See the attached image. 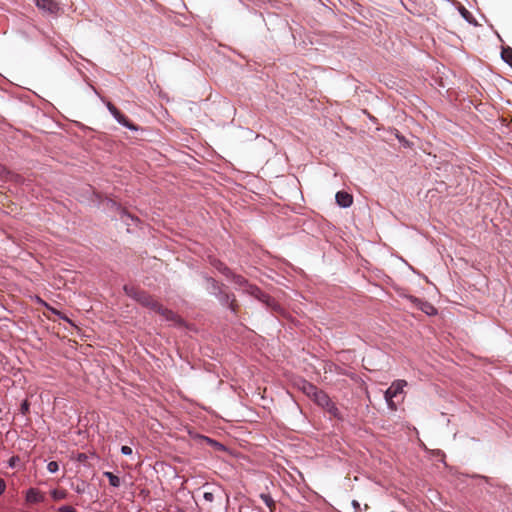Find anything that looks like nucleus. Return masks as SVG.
<instances>
[{"label": "nucleus", "mask_w": 512, "mask_h": 512, "mask_svg": "<svg viewBox=\"0 0 512 512\" xmlns=\"http://www.w3.org/2000/svg\"><path fill=\"white\" fill-rule=\"evenodd\" d=\"M107 206L110 209L117 211V213L120 212V209H123L120 204H118L116 201H114L112 199H107Z\"/></svg>", "instance_id": "24"}, {"label": "nucleus", "mask_w": 512, "mask_h": 512, "mask_svg": "<svg viewBox=\"0 0 512 512\" xmlns=\"http://www.w3.org/2000/svg\"><path fill=\"white\" fill-rule=\"evenodd\" d=\"M385 401H386V404H387V407L392 410V411H396L397 410V405L396 403L393 401V398H384Z\"/></svg>", "instance_id": "27"}, {"label": "nucleus", "mask_w": 512, "mask_h": 512, "mask_svg": "<svg viewBox=\"0 0 512 512\" xmlns=\"http://www.w3.org/2000/svg\"><path fill=\"white\" fill-rule=\"evenodd\" d=\"M121 453L125 456H131L133 451H132V448L127 446V445H123L120 449Z\"/></svg>", "instance_id": "28"}, {"label": "nucleus", "mask_w": 512, "mask_h": 512, "mask_svg": "<svg viewBox=\"0 0 512 512\" xmlns=\"http://www.w3.org/2000/svg\"><path fill=\"white\" fill-rule=\"evenodd\" d=\"M211 265L223 276L226 278L231 275L232 269H230L225 263L221 262L220 260L214 259L211 261Z\"/></svg>", "instance_id": "16"}, {"label": "nucleus", "mask_w": 512, "mask_h": 512, "mask_svg": "<svg viewBox=\"0 0 512 512\" xmlns=\"http://www.w3.org/2000/svg\"><path fill=\"white\" fill-rule=\"evenodd\" d=\"M355 512H357V511H355Z\"/></svg>", "instance_id": "37"}, {"label": "nucleus", "mask_w": 512, "mask_h": 512, "mask_svg": "<svg viewBox=\"0 0 512 512\" xmlns=\"http://www.w3.org/2000/svg\"><path fill=\"white\" fill-rule=\"evenodd\" d=\"M103 476H105L108 481H109V484L114 487V488H118L120 487L121 485V480L118 476H116L114 473L110 472V471H105L103 472Z\"/></svg>", "instance_id": "19"}, {"label": "nucleus", "mask_w": 512, "mask_h": 512, "mask_svg": "<svg viewBox=\"0 0 512 512\" xmlns=\"http://www.w3.org/2000/svg\"><path fill=\"white\" fill-rule=\"evenodd\" d=\"M302 390L307 396L313 398L314 402H316L318 394L324 392L323 390L318 389L316 385L308 381H303Z\"/></svg>", "instance_id": "13"}, {"label": "nucleus", "mask_w": 512, "mask_h": 512, "mask_svg": "<svg viewBox=\"0 0 512 512\" xmlns=\"http://www.w3.org/2000/svg\"><path fill=\"white\" fill-rule=\"evenodd\" d=\"M407 386V382L402 379H397L391 383V385L385 390L384 398H395L399 394L403 393L404 388Z\"/></svg>", "instance_id": "9"}, {"label": "nucleus", "mask_w": 512, "mask_h": 512, "mask_svg": "<svg viewBox=\"0 0 512 512\" xmlns=\"http://www.w3.org/2000/svg\"><path fill=\"white\" fill-rule=\"evenodd\" d=\"M60 318L72 324L71 320L67 316H60Z\"/></svg>", "instance_id": "34"}, {"label": "nucleus", "mask_w": 512, "mask_h": 512, "mask_svg": "<svg viewBox=\"0 0 512 512\" xmlns=\"http://www.w3.org/2000/svg\"><path fill=\"white\" fill-rule=\"evenodd\" d=\"M123 289L128 297L137 301L143 307H145L147 304H149V301L152 298V296L150 294H148L146 291L136 289L133 286L125 285Z\"/></svg>", "instance_id": "6"}, {"label": "nucleus", "mask_w": 512, "mask_h": 512, "mask_svg": "<svg viewBox=\"0 0 512 512\" xmlns=\"http://www.w3.org/2000/svg\"><path fill=\"white\" fill-rule=\"evenodd\" d=\"M459 12L461 14V16L469 23V24H472L474 26H477V21L475 20V18L473 17V15L465 8V7H461L459 9Z\"/></svg>", "instance_id": "21"}, {"label": "nucleus", "mask_w": 512, "mask_h": 512, "mask_svg": "<svg viewBox=\"0 0 512 512\" xmlns=\"http://www.w3.org/2000/svg\"><path fill=\"white\" fill-rule=\"evenodd\" d=\"M50 494H51V497L53 498V500H55V501L65 499L66 496H67L66 491L65 490H60V489H53L50 492Z\"/></svg>", "instance_id": "22"}, {"label": "nucleus", "mask_w": 512, "mask_h": 512, "mask_svg": "<svg viewBox=\"0 0 512 512\" xmlns=\"http://www.w3.org/2000/svg\"><path fill=\"white\" fill-rule=\"evenodd\" d=\"M469 477L478 481V485L485 484L489 487L487 494L497 501H502V497L499 494L500 491L506 490V486L495 484L491 478L479 474H472Z\"/></svg>", "instance_id": "3"}, {"label": "nucleus", "mask_w": 512, "mask_h": 512, "mask_svg": "<svg viewBox=\"0 0 512 512\" xmlns=\"http://www.w3.org/2000/svg\"><path fill=\"white\" fill-rule=\"evenodd\" d=\"M119 219L128 227L129 226H137L139 223V218L129 213L126 209H120L118 213Z\"/></svg>", "instance_id": "12"}, {"label": "nucleus", "mask_w": 512, "mask_h": 512, "mask_svg": "<svg viewBox=\"0 0 512 512\" xmlns=\"http://www.w3.org/2000/svg\"><path fill=\"white\" fill-rule=\"evenodd\" d=\"M29 409H30V403L28 400H23L21 405H20V413L22 415H26L28 412H29Z\"/></svg>", "instance_id": "26"}, {"label": "nucleus", "mask_w": 512, "mask_h": 512, "mask_svg": "<svg viewBox=\"0 0 512 512\" xmlns=\"http://www.w3.org/2000/svg\"><path fill=\"white\" fill-rule=\"evenodd\" d=\"M260 497L263 500V502L266 504V506H268L270 508L272 506H274L275 502L269 494H261Z\"/></svg>", "instance_id": "23"}, {"label": "nucleus", "mask_w": 512, "mask_h": 512, "mask_svg": "<svg viewBox=\"0 0 512 512\" xmlns=\"http://www.w3.org/2000/svg\"><path fill=\"white\" fill-rule=\"evenodd\" d=\"M176 512H184V510H183V509H181V508H177V509H176Z\"/></svg>", "instance_id": "35"}, {"label": "nucleus", "mask_w": 512, "mask_h": 512, "mask_svg": "<svg viewBox=\"0 0 512 512\" xmlns=\"http://www.w3.org/2000/svg\"><path fill=\"white\" fill-rule=\"evenodd\" d=\"M200 275L203 279V286L207 293L210 296H213L222 307H225L235 313V296L224 290L225 285L218 282L215 278L209 276L205 272H201Z\"/></svg>", "instance_id": "1"}, {"label": "nucleus", "mask_w": 512, "mask_h": 512, "mask_svg": "<svg viewBox=\"0 0 512 512\" xmlns=\"http://www.w3.org/2000/svg\"><path fill=\"white\" fill-rule=\"evenodd\" d=\"M315 403L321 408L325 409L332 417L339 420L342 419L340 410L326 392L318 394Z\"/></svg>", "instance_id": "4"}, {"label": "nucleus", "mask_w": 512, "mask_h": 512, "mask_svg": "<svg viewBox=\"0 0 512 512\" xmlns=\"http://www.w3.org/2000/svg\"><path fill=\"white\" fill-rule=\"evenodd\" d=\"M501 59L510 67H512V48L509 46H503L501 48Z\"/></svg>", "instance_id": "17"}, {"label": "nucleus", "mask_w": 512, "mask_h": 512, "mask_svg": "<svg viewBox=\"0 0 512 512\" xmlns=\"http://www.w3.org/2000/svg\"><path fill=\"white\" fill-rule=\"evenodd\" d=\"M26 500L30 503H40L44 500V497L36 488H30L27 490Z\"/></svg>", "instance_id": "15"}, {"label": "nucleus", "mask_w": 512, "mask_h": 512, "mask_svg": "<svg viewBox=\"0 0 512 512\" xmlns=\"http://www.w3.org/2000/svg\"><path fill=\"white\" fill-rule=\"evenodd\" d=\"M2 412V409L0 408V413Z\"/></svg>", "instance_id": "36"}, {"label": "nucleus", "mask_w": 512, "mask_h": 512, "mask_svg": "<svg viewBox=\"0 0 512 512\" xmlns=\"http://www.w3.org/2000/svg\"><path fill=\"white\" fill-rule=\"evenodd\" d=\"M106 107L108 109V111L110 112V114L113 116V118L115 119V121L123 126V127H126L127 129L131 130V131H139L140 130V127L137 126L136 124H134L133 122H131L124 114H122L111 102H106Z\"/></svg>", "instance_id": "5"}, {"label": "nucleus", "mask_w": 512, "mask_h": 512, "mask_svg": "<svg viewBox=\"0 0 512 512\" xmlns=\"http://www.w3.org/2000/svg\"><path fill=\"white\" fill-rule=\"evenodd\" d=\"M410 301L414 304V306L425 313L428 316H435L438 314L437 308L432 305L430 302L417 298L415 296H409Z\"/></svg>", "instance_id": "8"}, {"label": "nucleus", "mask_w": 512, "mask_h": 512, "mask_svg": "<svg viewBox=\"0 0 512 512\" xmlns=\"http://www.w3.org/2000/svg\"><path fill=\"white\" fill-rule=\"evenodd\" d=\"M145 307L148 308L151 312L160 314L166 321H173L176 317L172 310L163 307L153 297L149 301V304H147Z\"/></svg>", "instance_id": "7"}, {"label": "nucleus", "mask_w": 512, "mask_h": 512, "mask_svg": "<svg viewBox=\"0 0 512 512\" xmlns=\"http://www.w3.org/2000/svg\"><path fill=\"white\" fill-rule=\"evenodd\" d=\"M5 489L6 483L2 478H0V495H2L5 492Z\"/></svg>", "instance_id": "32"}, {"label": "nucleus", "mask_w": 512, "mask_h": 512, "mask_svg": "<svg viewBox=\"0 0 512 512\" xmlns=\"http://www.w3.org/2000/svg\"><path fill=\"white\" fill-rule=\"evenodd\" d=\"M35 5L48 13L54 14L59 10L58 4L54 0H34Z\"/></svg>", "instance_id": "11"}, {"label": "nucleus", "mask_w": 512, "mask_h": 512, "mask_svg": "<svg viewBox=\"0 0 512 512\" xmlns=\"http://www.w3.org/2000/svg\"><path fill=\"white\" fill-rule=\"evenodd\" d=\"M59 512H77L72 506L62 505L58 508Z\"/></svg>", "instance_id": "30"}, {"label": "nucleus", "mask_w": 512, "mask_h": 512, "mask_svg": "<svg viewBox=\"0 0 512 512\" xmlns=\"http://www.w3.org/2000/svg\"><path fill=\"white\" fill-rule=\"evenodd\" d=\"M71 488L77 494H85L88 488V484L85 481L79 480L77 483H72Z\"/></svg>", "instance_id": "20"}, {"label": "nucleus", "mask_w": 512, "mask_h": 512, "mask_svg": "<svg viewBox=\"0 0 512 512\" xmlns=\"http://www.w3.org/2000/svg\"><path fill=\"white\" fill-rule=\"evenodd\" d=\"M246 293L263 303L267 308L275 312H281V306L270 295L264 293L258 286H248Z\"/></svg>", "instance_id": "2"}, {"label": "nucleus", "mask_w": 512, "mask_h": 512, "mask_svg": "<svg viewBox=\"0 0 512 512\" xmlns=\"http://www.w3.org/2000/svg\"><path fill=\"white\" fill-rule=\"evenodd\" d=\"M47 470L54 474L56 472H58L59 470V464L57 461H50L48 464H47Z\"/></svg>", "instance_id": "25"}, {"label": "nucleus", "mask_w": 512, "mask_h": 512, "mask_svg": "<svg viewBox=\"0 0 512 512\" xmlns=\"http://www.w3.org/2000/svg\"><path fill=\"white\" fill-rule=\"evenodd\" d=\"M203 498L207 501V502H213L214 501V494L212 492H204L203 494Z\"/></svg>", "instance_id": "31"}, {"label": "nucleus", "mask_w": 512, "mask_h": 512, "mask_svg": "<svg viewBox=\"0 0 512 512\" xmlns=\"http://www.w3.org/2000/svg\"><path fill=\"white\" fill-rule=\"evenodd\" d=\"M227 279L231 281L233 284H235L237 287L244 288L245 292L248 286H253V284H250L246 278H244L240 274H236L233 271L231 272V275H229Z\"/></svg>", "instance_id": "14"}, {"label": "nucleus", "mask_w": 512, "mask_h": 512, "mask_svg": "<svg viewBox=\"0 0 512 512\" xmlns=\"http://www.w3.org/2000/svg\"><path fill=\"white\" fill-rule=\"evenodd\" d=\"M200 438L205 441L209 446L213 447L214 449L218 450V451H224L226 448L225 446L218 442L217 440L213 439V438H210L208 436H200Z\"/></svg>", "instance_id": "18"}, {"label": "nucleus", "mask_w": 512, "mask_h": 512, "mask_svg": "<svg viewBox=\"0 0 512 512\" xmlns=\"http://www.w3.org/2000/svg\"><path fill=\"white\" fill-rule=\"evenodd\" d=\"M336 204L341 208H349L353 203V196L344 191H338L335 195Z\"/></svg>", "instance_id": "10"}, {"label": "nucleus", "mask_w": 512, "mask_h": 512, "mask_svg": "<svg viewBox=\"0 0 512 512\" xmlns=\"http://www.w3.org/2000/svg\"><path fill=\"white\" fill-rule=\"evenodd\" d=\"M351 504H352V506H353V508H354L355 510H357V509H359V508H360V504H359V502H358L357 500H353V501L351 502Z\"/></svg>", "instance_id": "33"}, {"label": "nucleus", "mask_w": 512, "mask_h": 512, "mask_svg": "<svg viewBox=\"0 0 512 512\" xmlns=\"http://www.w3.org/2000/svg\"><path fill=\"white\" fill-rule=\"evenodd\" d=\"M19 457L18 456H12L9 460H8V466L10 468H15L16 467V464L17 462H19Z\"/></svg>", "instance_id": "29"}]
</instances>
